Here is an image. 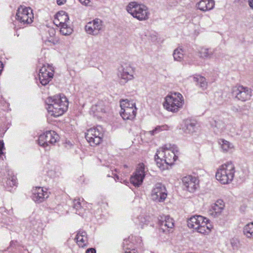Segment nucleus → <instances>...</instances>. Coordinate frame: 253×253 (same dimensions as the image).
Wrapping results in <instances>:
<instances>
[{
  "label": "nucleus",
  "mask_w": 253,
  "mask_h": 253,
  "mask_svg": "<svg viewBox=\"0 0 253 253\" xmlns=\"http://www.w3.org/2000/svg\"><path fill=\"white\" fill-rule=\"evenodd\" d=\"M179 151L177 147L173 144H167L157 150L155 159L158 166L165 169L166 166L172 165L178 158Z\"/></svg>",
  "instance_id": "f257e3e1"
},
{
  "label": "nucleus",
  "mask_w": 253,
  "mask_h": 253,
  "mask_svg": "<svg viewBox=\"0 0 253 253\" xmlns=\"http://www.w3.org/2000/svg\"><path fill=\"white\" fill-rule=\"evenodd\" d=\"M47 111L54 117L63 115L68 109V101L63 94H58L47 98Z\"/></svg>",
  "instance_id": "f03ea898"
},
{
  "label": "nucleus",
  "mask_w": 253,
  "mask_h": 253,
  "mask_svg": "<svg viewBox=\"0 0 253 253\" xmlns=\"http://www.w3.org/2000/svg\"><path fill=\"white\" fill-rule=\"evenodd\" d=\"M235 172L234 165L231 162H228L218 169L215 177L221 184H227L233 180Z\"/></svg>",
  "instance_id": "7ed1b4c3"
},
{
  "label": "nucleus",
  "mask_w": 253,
  "mask_h": 253,
  "mask_svg": "<svg viewBox=\"0 0 253 253\" xmlns=\"http://www.w3.org/2000/svg\"><path fill=\"white\" fill-rule=\"evenodd\" d=\"M209 220L201 216L195 215L187 220V225L189 228L196 229L199 233L206 234L211 231V225H208Z\"/></svg>",
  "instance_id": "20e7f679"
},
{
  "label": "nucleus",
  "mask_w": 253,
  "mask_h": 253,
  "mask_svg": "<svg viewBox=\"0 0 253 253\" xmlns=\"http://www.w3.org/2000/svg\"><path fill=\"white\" fill-rule=\"evenodd\" d=\"M184 100L182 94L178 92H173L166 97L163 105L168 111L177 112L182 108Z\"/></svg>",
  "instance_id": "39448f33"
},
{
  "label": "nucleus",
  "mask_w": 253,
  "mask_h": 253,
  "mask_svg": "<svg viewBox=\"0 0 253 253\" xmlns=\"http://www.w3.org/2000/svg\"><path fill=\"white\" fill-rule=\"evenodd\" d=\"M126 10L134 18L140 21L145 20L149 18L150 13L147 7L143 4H140L136 2H131L126 6Z\"/></svg>",
  "instance_id": "423d86ee"
},
{
  "label": "nucleus",
  "mask_w": 253,
  "mask_h": 253,
  "mask_svg": "<svg viewBox=\"0 0 253 253\" xmlns=\"http://www.w3.org/2000/svg\"><path fill=\"white\" fill-rule=\"evenodd\" d=\"M121 110L120 115L124 120H132L136 114V107L135 103L128 101L127 99L121 101Z\"/></svg>",
  "instance_id": "0eeeda50"
},
{
  "label": "nucleus",
  "mask_w": 253,
  "mask_h": 253,
  "mask_svg": "<svg viewBox=\"0 0 253 253\" xmlns=\"http://www.w3.org/2000/svg\"><path fill=\"white\" fill-rule=\"evenodd\" d=\"M103 134L101 126L91 128L87 130L85 137L91 146L99 145L102 141Z\"/></svg>",
  "instance_id": "6e6552de"
},
{
  "label": "nucleus",
  "mask_w": 253,
  "mask_h": 253,
  "mask_svg": "<svg viewBox=\"0 0 253 253\" xmlns=\"http://www.w3.org/2000/svg\"><path fill=\"white\" fill-rule=\"evenodd\" d=\"M34 14L32 9L28 7L21 5L18 9L16 19L23 25L30 24L33 22Z\"/></svg>",
  "instance_id": "1a4fd4ad"
},
{
  "label": "nucleus",
  "mask_w": 253,
  "mask_h": 253,
  "mask_svg": "<svg viewBox=\"0 0 253 253\" xmlns=\"http://www.w3.org/2000/svg\"><path fill=\"white\" fill-rule=\"evenodd\" d=\"M58 140V135L54 131L50 130L40 135L38 141L40 146L46 148L49 144H54Z\"/></svg>",
  "instance_id": "9d476101"
},
{
  "label": "nucleus",
  "mask_w": 253,
  "mask_h": 253,
  "mask_svg": "<svg viewBox=\"0 0 253 253\" xmlns=\"http://www.w3.org/2000/svg\"><path fill=\"white\" fill-rule=\"evenodd\" d=\"M233 92L237 99L243 102L250 100L253 94L252 90L250 88L243 85L234 87Z\"/></svg>",
  "instance_id": "9b49d317"
},
{
  "label": "nucleus",
  "mask_w": 253,
  "mask_h": 253,
  "mask_svg": "<svg viewBox=\"0 0 253 253\" xmlns=\"http://www.w3.org/2000/svg\"><path fill=\"white\" fill-rule=\"evenodd\" d=\"M134 71L132 67L129 64H125L122 66L119 70L118 76L120 78V83L125 84L129 80L134 78Z\"/></svg>",
  "instance_id": "f8f14e48"
},
{
  "label": "nucleus",
  "mask_w": 253,
  "mask_h": 253,
  "mask_svg": "<svg viewBox=\"0 0 253 253\" xmlns=\"http://www.w3.org/2000/svg\"><path fill=\"white\" fill-rule=\"evenodd\" d=\"M167 197L166 187L162 183H157L151 192V198L154 201L163 202Z\"/></svg>",
  "instance_id": "ddd939ff"
},
{
  "label": "nucleus",
  "mask_w": 253,
  "mask_h": 253,
  "mask_svg": "<svg viewBox=\"0 0 253 253\" xmlns=\"http://www.w3.org/2000/svg\"><path fill=\"white\" fill-rule=\"evenodd\" d=\"M145 167L143 163L139 164L134 174L130 177V182L135 187L142 183L145 177Z\"/></svg>",
  "instance_id": "4468645a"
},
{
  "label": "nucleus",
  "mask_w": 253,
  "mask_h": 253,
  "mask_svg": "<svg viewBox=\"0 0 253 253\" xmlns=\"http://www.w3.org/2000/svg\"><path fill=\"white\" fill-rule=\"evenodd\" d=\"M103 25L101 20L96 18L88 22L85 26V31L89 34L96 36L99 34L102 29Z\"/></svg>",
  "instance_id": "2eb2a0df"
},
{
  "label": "nucleus",
  "mask_w": 253,
  "mask_h": 253,
  "mask_svg": "<svg viewBox=\"0 0 253 253\" xmlns=\"http://www.w3.org/2000/svg\"><path fill=\"white\" fill-rule=\"evenodd\" d=\"M184 189L191 193L194 192L198 187L197 179L191 175L185 176L182 178Z\"/></svg>",
  "instance_id": "dca6fc26"
},
{
  "label": "nucleus",
  "mask_w": 253,
  "mask_h": 253,
  "mask_svg": "<svg viewBox=\"0 0 253 253\" xmlns=\"http://www.w3.org/2000/svg\"><path fill=\"white\" fill-rule=\"evenodd\" d=\"M49 195L47 191H44L42 187H36L33 190L32 198L37 203H40L42 202Z\"/></svg>",
  "instance_id": "f3484780"
},
{
  "label": "nucleus",
  "mask_w": 253,
  "mask_h": 253,
  "mask_svg": "<svg viewBox=\"0 0 253 253\" xmlns=\"http://www.w3.org/2000/svg\"><path fill=\"white\" fill-rule=\"evenodd\" d=\"M159 225L161 230L164 232L169 231V229H171L174 226V222L172 218L169 215L161 217L159 221Z\"/></svg>",
  "instance_id": "a211bd4d"
},
{
  "label": "nucleus",
  "mask_w": 253,
  "mask_h": 253,
  "mask_svg": "<svg viewBox=\"0 0 253 253\" xmlns=\"http://www.w3.org/2000/svg\"><path fill=\"white\" fill-rule=\"evenodd\" d=\"M225 207V204L222 200L218 199L211 207L210 214L213 217L220 214Z\"/></svg>",
  "instance_id": "6ab92c4d"
},
{
  "label": "nucleus",
  "mask_w": 253,
  "mask_h": 253,
  "mask_svg": "<svg viewBox=\"0 0 253 253\" xmlns=\"http://www.w3.org/2000/svg\"><path fill=\"white\" fill-rule=\"evenodd\" d=\"M69 20V17L67 13L64 11H61L58 12L55 15L54 23L56 25L66 26L67 22Z\"/></svg>",
  "instance_id": "aec40b11"
},
{
  "label": "nucleus",
  "mask_w": 253,
  "mask_h": 253,
  "mask_svg": "<svg viewBox=\"0 0 253 253\" xmlns=\"http://www.w3.org/2000/svg\"><path fill=\"white\" fill-rule=\"evenodd\" d=\"M215 4L213 0H201L197 4V8L202 11H207L212 9Z\"/></svg>",
  "instance_id": "412c9836"
},
{
  "label": "nucleus",
  "mask_w": 253,
  "mask_h": 253,
  "mask_svg": "<svg viewBox=\"0 0 253 253\" xmlns=\"http://www.w3.org/2000/svg\"><path fill=\"white\" fill-rule=\"evenodd\" d=\"M210 122L211 126L212 127L214 130V131L216 133H218V132H221L225 128V124L221 120L211 119Z\"/></svg>",
  "instance_id": "4be33fe9"
},
{
  "label": "nucleus",
  "mask_w": 253,
  "mask_h": 253,
  "mask_svg": "<svg viewBox=\"0 0 253 253\" xmlns=\"http://www.w3.org/2000/svg\"><path fill=\"white\" fill-rule=\"evenodd\" d=\"M50 71L51 72L44 73V74H39V80L42 85H46L53 78V70L51 68H50Z\"/></svg>",
  "instance_id": "5701e85b"
},
{
  "label": "nucleus",
  "mask_w": 253,
  "mask_h": 253,
  "mask_svg": "<svg viewBox=\"0 0 253 253\" xmlns=\"http://www.w3.org/2000/svg\"><path fill=\"white\" fill-rule=\"evenodd\" d=\"M87 238L86 233L84 231H79L76 237L77 244L82 247L85 246L87 241Z\"/></svg>",
  "instance_id": "b1692460"
},
{
  "label": "nucleus",
  "mask_w": 253,
  "mask_h": 253,
  "mask_svg": "<svg viewBox=\"0 0 253 253\" xmlns=\"http://www.w3.org/2000/svg\"><path fill=\"white\" fill-rule=\"evenodd\" d=\"M219 144L221 145V148L223 152H227L233 147L232 143L223 139H219Z\"/></svg>",
  "instance_id": "393cba45"
},
{
  "label": "nucleus",
  "mask_w": 253,
  "mask_h": 253,
  "mask_svg": "<svg viewBox=\"0 0 253 253\" xmlns=\"http://www.w3.org/2000/svg\"><path fill=\"white\" fill-rule=\"evenodd\" d=\"M174 60L176 61L181 62L183 59V51L181 48H177L174 49L173 53Z\"/></svg>",
  "instance_id": "a878e982"
},
{
  "label": "nucleus",
  "mask_w": 253,
  "mask_h": 253,
  "mask_svg": "<svg viewBox=\"0 0 253 253\" xmlns=\"http://www.w3.org/2000/svg\"><path fill=\"white\" fill-rule=\"evenodd\" d=\"M194 81L197 83V84L203 89L204 90L207 88V82L205 78L202 76L194 77Z\"/></svg>",
  "instance_id": "bb28decb"
},
{
  "label": "nucleus",
  "mask_w": 253,
  "mask_h": 253,
  "mask_svg": "<svg viewBox=\"0 0 253 253\" xmlns=\"http://www.w3.org/2000/svg\"><path fill=\"white\" fill-rule=\"evenodd\" d=\"M183 130L185 133L192 134L195 131V124L190 122H186Z\"/></svg>",
  "instance_id": "cd10ccee"
},
{
  "label": "nucleus",
  "mask_w": 253,
  "mask_h": 253,
  "mask_svg": "<svg viewBox=\"0 0 253 253\" xmlns=\"http://www.w3.org/2000/svg\"><path fill=\"white\" fill-rule=\"evenodd\" d=\"M244 233L248 238H253V222L249 223L244 227Z\"/></svg>",
  "instance_id": "c85d7f7f"
},
{
  "label": "nucleus",
  "mask_w": 253,
  "mask_h": 253,
  "mask_svg": "<svg viewBox=\"0 0 253 253\" xmlns=\"http://www.w3.org/2000/svg\"><path fill=\"white\" fill-rule=\"evenodd\" d=\"M200 57L202 58H210L213 53L210 51L208 48H202L199 52Z\"/></svg>",
  "instance_id": "c756f323"
},
{
  "label": "nucleus",
  "mask_w": 253,
  "mask_h": 253,
  "mask_svg": "<svg viewBox=\"0 0 253 253\" xmlns=\"http://www.w3.org/2000/svg\"><path fill=\"white\" fill-rule=\"evenodd\" d=\"M91 109L94 113L105 112L104 106L102 102H98L92 106Z\"/></svg>",
  "instance_id": "7c9ffc66"
},
{
  "label": "nucleus",
  "mask_w": 253,
  "mask_h": 253,
  "mask_svg": "<svg viewBox=\"0 0 253 253\" xmlns=\"http://www.w3.org/2000/svg\"><path fill=\"white\" fill-rule=\"evenodd\" d=\"M60 27V32L63 35L67 36L72 34L73 29L67 24H66V26L63 25Z\"/></svg>",
  "instance_id": "2f4dec72"
},
{
  "label": "nucleus",
  "mask_w": 253,
  "mask_h": 253,
  "mask_svg": "<svg viewBox=\"0 0 253 253\" xmlns=\"http://www.w3.org/2000/svg\"><path fill=\"white\" fill-rule=\"evenodd\" d=\"M169 127L167 125H163L161 126H157L155 127V128L152 130L149 131V133L151 135H154L158 132H160L162 130H167L168 129Z\"/></svg>",
  "instance_id": "473e14b6"
},
{
  "label": "nucleus",
  "mask_w": 253,
  "mask_h": 253,
  "mask_svg": "<svg viewBox=\"0 0 253 253\" xmlns=\"http://www.w3.org/2000/svg\"><path fill=\"white\" fill-rule=\"evenodd\" d=\"M138 219L140 221L139 225L141 226L142 228H143L144 225H147L149 223V221L143 216L139 217Z\"/></svg>",
  "instance_id": "72a5a7b5"
},
{
  "label": "nucleus",
  "mask_w": 253,
  "mask_h": 253,
  "mask_svg": "<svg viewBox=\"0 0 253 253\" xmlns=\"http://www.w3.org/2000/svg\"><path fill=\"white\" fill-rule=\"evenodd\" d=\"M50 68L52 69V67L51 66H49V65H48L47 67H46L45 65L43 66L40 69L39 74H44V73L50 72Z\"/></svg>",
  "instance_id": "f704fd0d"
},
{
  "label": "nucleus",
  "mask_w": 253,
  "mask_h": 253,
  "mask_svg": "<svg viewBox=\"0 0 253 253\" xmlns=\"http://www.w3.org/2000/svg\"><path fill=\"white\" fill-rule=\"evenodd\" d=\"M6 183L7 185H9L10 187L15 186L16 183L15 177L14 176H12L11 177V179H8L7 180Z\"/></svg>",
  "instance_id": "c9c22d12"
},
{
  "label": "nucleus",
  "mask_w": 253,
  "mask_h": 253,
  "mask_svg": "<svg viewBox=\"0 0 253 253\" xmlns=\"http://www.w3.org/2000/svg\"><path fill=\"white\" fill-rule=\"evenodd\" d=\"M81 207V204L79 200H75L74 201V208L76 210H78Z\"/></svg>",
  "instance_id": "e433bc0d"
},
{
  "label": "nucleus",
  "mask_w": 253,
  "mask_h": 253,
  "mask_svg": "<svg viewBox=\"0 0 253 253\" xmlns=\"http://www.w3.org/2000/svg\"><path fill=\"white\" fill-rule=\"evenodd\" d=\"M79 0L82 4H83L85 6L89 5V3L90 1V0Z\"/></svg>",
  "instance_id": "4c0bfd02"
},
{
  "label": "nucleus",
  "mask_w": 253,
  "mask_h": 253,
  "mask_svg": "<svg viewBox=\"0 0 253 253\" xmlns=\"http://www.w3.org/2000/svg\"><path fill=\"white\" fill-rule=\"evenodd\" d=\"M4 148V143L2 141H0V158L3 155L2 150Z\"/></svg>",
  "instance_id": "58836bf2"
},
{
  "label": "nucleus",
  "mask_w": 253,
  "mask_h": 253,
  "mask_svg": "<svg viewBox=\"0 0 253 253\" xmlns=\"http://www.w3.org/2000/svg\"><path fill=\"white\" fill-rule=\"evenodd\" d=\"M86 253H96V250L94 248H89L86 251Z\"/></svg>",
  "instance_id": "ea45409f"
},
{
  "label": "nucleus",
  "mask_w": 253,
  "mask_h": 253,
  "mask_svg": "<svg viewBox=\"0 0 253 253\" xmlns=\"http://www.w3.org/2000/svg\"><path fill=\"white\" fill-rule=\"evenodd\" d=\"M66 0H57V3L59 5H61L65 3Z\"/></svg>",
  "instance_id": "a19ab883"
},
{
  "label": "nucleus",
  "mask_w": 253,
  "mask_h": 253,
  "mask_svg": "<svg viewBox=\"0 0 253 253\" xmlns=\"http://www.w3.org/2000/svg\"><path fill=\"white\" fill-rule=\"evenodd\" d=\"M249 4L253 9V0H249Z\"/></svg>",
  "instance_id": "79ce46f5"
},
{
  "label": "nucleus",
  "mask_w": 253,
  "mask_h": 253,
  "mask_svg": "<svg viewBox=\"0 0 253 253\" xmlns=\"http://www.w3.org/2000/svg\"><path fill=\"white\" fill-rule=\"evenodd\" d=\"M112 174L114 175V178H115V180H119V177L118 175H117L116 174H114L113 173H112Z\"/></svg>",
  "instance_id": "37998d69"
},
{
  "label": "nucleus",
  "mask_w": 253,
  "mask_h": 253,
  "mask_svg": "<svg viewBox=\"0 0 253 253\" xmlns=\"http://www.w3.org/2000/svg\"><path fill=\"white\" fill-rule=\"evenodd\" d=\"M126 253H136L134 250H132L129 251H126Z\"/></svg>",
  "instance_id": "c03bdc74"
},
{
  "label": "nucleus",
  "mask_w": 253,
  "mask_h": 253,
  "mask_svg": "<svg viewBox=\"0 0 253 253\" xmlns=\"http://www.w3.org/2000/svg\"><path fill=\"white\" fill-rule=\"evenodd\" d=\"M107 176H108V177H110V176H111L109 174H108L107 175Z\"/></svg>",
  "instance_id": "a18cd8bd"
}]
</instances>
